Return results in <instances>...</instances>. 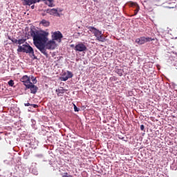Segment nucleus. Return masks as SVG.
<instances>
[{
    "instance_id": "nucleus-1",
    "label": "nucleus",
    "mask_w": 177,
    "mask_h": 177,
    "mask_svg": "<svg viewBox=\"0 0 177 177\" xmlns=\"http://www.w3.org/2000/svg\"><path fill=\"white\" fill-rule=\"evenodd\" d=\"M30 34L33 38L35 46H36V48H37V49H39L44 56L48 57V53L45 48V45L46 42H48V35H49V32L45 31L39 32L38 30L31 29Z\"/></svg>"
},
{
    "instance_id": "nucleus-2",
    "label": "nucleus",
    "mask_w": 177,
    "mask_h": 177,
    "mask_svg": "<svg viewBox=\"0 0 177 177\" xmlns=\"http://www.w3.org/2000/svg\"><path fill=\"white\" fill-rule=\"evenodd\" d=\"M17 52H23L24 53H29L30 57H32L34 60L37 59V56L34 54V49L28 43L24 44L22 46H19Z\"/></svg>"
},
{
    "instance_id": "nucleus-3",
    "label": "nucleus",
    "mask_w": 177,
    "mask_h": 177,
    "mask_svg": "<svg viewBox=\"0 0 177 177\" xmlns=\"http://www.w3.org/2000/svg\"><path fill=\"white\" fill-rule=\"evenodd\" d=\"M44 13H48V15H50L51 16H60V14L59 13V10H57L56 8L45 10Z\"/></svg>"
},
{
    "instance_id": "nucleus-4",
    "label": "nucleus",
    "mask_w": 177,
    "mask_h": 177,
    "mask_svg": "<svg viewBox=\"0 0 177 177\" xmlns=\"http://www.w3.org/2000/svg\"><path fill=\"white\" fill-rule=\"evenodd\" d=\"M88 28L91 32H93V34H94L96 38H97L98 37H100V35H101V34H102V31L99 30L93 26H89Z\"/></svg>"
},
{
    "instance_id": "nucleus-5",
    "label": "nucleus",
    "mask_w": 177,
    "mask_h": 177,
    "mask_svg": "<svg viewBox=\"0 0 177 177\" xmlns=\"http://www.w3.org/2000/svg\"><path fill=\"white\" fill-rule=\"evenodd\" d=\"M21 82H23L24 85L26 86V88H27L28 86L32 83L31 79H30V77H28V75H24L21 78Z\"/></svg>"
},
{
    "instance_id": "nucleus-6",
    "label": "nucleus",
    "mask_w": 177,
    "mask_h": 177,
    "mask_svg": "<svg viewBox=\"0 0 177 177\" xmlns=\"http://www.w3.org/2000/svg\"><path fill=\"white\" fill-rule=\"evenodd\" d=\"M56 48V41L54 40L48 41L45 45V49H55Z\"/></svg>"
},
{
    "instance_id": "nucleus-7",
    "label": "nucleus",
    "mask_w": 177,
    "mask_h": 177,
    "mask_svg": "<svg viewBox=\"0 0 177 177\" xmlns=\"http://www.w3.org/2000/svg\"><path fill=\"white\" fill-rule=\"evenodd\" d=\"M75 50L77 52H85L86 50V46L82 43L78 44L75 46Z\"/></svg>"
},
{
    "instance_id": "nucleus-8",
    "label": "nucleus",
    "mask_w": 177,
    "mask_h": 177,
    "mask_svg": "<svg viewBox=\"0 0 177 177\" xmlns=\"http://www.w3.org/2000/svg\"><path fill=\"white\" fill-rule=\"evenodd\" d=\"M26 89L30 90V93L35 95L38 91V86H35L34 84L30 83V84L26 87Z\"/></svg>"
},
{
    "instance_id": "nucleus-9",
    "label": "nucleus",
    "mask_w": 177,
    "mask_h": 177,
    "mask_svg": "<svg viewBox=\"0 0 177 177\" xmlns=\"http://www.w3.org/2000/svg\"><path fill=\"white\" fill-rule=\"evenodd\" d=\"M68 78H73V73L71 71H67L61 77V81H67Z\"/></svg>"
},
{
    "instance_id": "nucleus-10",
    "label": "nucleus",
    "mask_w": 177,
    "mask_h": 177,
    "mask_svg": "<svg viewBox=\"0 0 177 177\" xmlns=\"http://www.w3.org/2000/svg\"><path fill=\"white\" fill-rule=\"evenodd\" d=\"M52 37L55 41H57V39L61 40L63 38V35L60 31H57L53 34Z\"/></svg>"
},
{
    "instance_id": "nucleus-11",
    "label": "nucleus",
    "mask_w": 177,
    "mask_h": 177,
    "mask_svg": "<svg viewBox=\"0 0 177 177\" xmlns=\"http://www.w3.org/2000/svg\"><path fill=\"white\" fill-rule=\"evenodd\" d=\"M41 1L42 0H24V2L25 5H28V6H30V5L37 3V2H41Z\"/></svg>"
},
{
    "instance_id": "nucleus-12",
    "label": "nucleus",
    "mask_w": 177,
    "mask_h": 177,
    "mask_svg": "<svg viewBox=\"0 0 177 177\" xmlns=\"http://www.w3.org/2000/svg\"><path fill=\"white\" fill-rule=\"evenodd\" d=\"M43 2L46 3V5H48L50 8H53L55 6V4L53 3V0H41Z\"/></svg>"
},
{
    "instance_id": "nucleus-13",
    "label": "nucleus",
    "mask_w": 177,
    "mask_h": 177,
    "mask_svg": "<svg viewBox=\"0 0 177 177\" xmlns=\"http://www.w3.org/2000/svg\"><path fill=\"white\" fill-rule=\"evenodd\" d=\"M136 42L138 45H143L144 44H145V37H141L140 38H137L136 39Z\"/></svg>"
},
{
    "instance_id": "nucleus-14",
    "label": "nucleus",
    "mask_w": 177,
    "mask_h": 177,
    "mask_svg": "<svg viewBox=\"0 0 177 177\" xmlns=\"http://www.w3.org/2000/svg\"><path fill=\"white\" fill-rule=\"evenodd\" d=\"M131 6H135L136 10H134V16H136L138 15V12H139L140 8L139 7V5H138L136 3H132Z\"/></svg>"
},
{
    "instance_id": "nucleus-15",
    "label": "nucleus",
    "mask_w": 177,
    "mask_h": 177,
    "mask_svg": "<svg viewBox=\"0 0 177 177\" xmlns=\"http://www.w3.org/2000/svg\"><path fill=\"white\" fill-rule=\"evenodd\" d=\"M65 91L66 90H64L63 87H61V88H58L55 90V92L57 96H62V95H63V93H64Z\"/></svg>"
},
{
    "instance_id": "nucleus-16",
    "label": "nucleus",
    "mask_w": 177,
    "mask_h": 177,
    "mask_svg": "<svg viewBox=\"0 0 177 177\" xmlns=\"http://www.w3.org/2000/svg\"><path fill=\"white\" fill-rule=\"evenodd\" d=\"M40 24H42L44 27H49L50 23L46 19H42L40 22Z\"/></svg>"
},
{
    "instance_id": "nucleus-17",
    "label": "nucleus",
    "mask_w": 177,
    "mask_h": 177,
    "mask_svg": "<svg viewBox=\"0 0 177 177\" xmlns=\"http://www.w3.org/2000/svg\"><path fill=\"white\" fill-rule=\"evenodd\" d=\"M96 40L99 41V42H104V41H106V38H104V36H103L102 33L96 37Z\"/></svg>"
},
{
    "instance_id": "nucleus-18",
    "label": "nucleus",
    "mask_w": 177,
    "mask_h": 177,
    "mask_svg": "<svg viewBox=\"0 0 177 177\" xmlns=\"http://www.w3.org/2000/svg\"><path fill=\"white\" fill-rule=\"evenodd\" d=\"M144 40L146 44V42H151V41H154V39H152L151 37H144Z\"/></svg>"
},
{
    "instance_id": "nucleus-19",
    "label": "nucleus",
    "mask_w": 177,
    "mask_h": 177,
    "mask_svg": "<svg viewBox=\"0 0 177 177\" xmlns=\"http://www.w3.org/2000/svg\"><path fill=\"white\" fill-rule=\"evenodd\" d=\"M30 80L32 81V84H37V77H35L34 76H31Z\"/></svg>"
},
{
    "instance_id": "nucleus-20",
    "label": "nucleus",
    "mask_w": 177,
    "mask_h": 177,
    "mask_svg": "<svg viewBox=\"0 0 177 177\" xmlns=\"http://www.w3.org/2000/svg\"><path fill=\"white\" fill-rule=\"evenodd\" d=\"M26 42V39H21L18 40V45H21Z\"/></svg>"
},
{
    "instance_id": "nucleus-21",
    "label": "nucleus",
    "mask_w": 177,
    "mask_h": 177,
    "mask_svg": "<svg viewBox=\"0 0 177 177\" xmlns=\"http://www.w3.org/2000/svg\"><path fill=\"white\" fill-rule=\"evenodd\" d=\"M9 86H13L15 85V81H13L12 80L8 81V82Z\"/></svg>"
},
{
    "instance_id": "nucleus-22",
    "label": "nucleus",
    "mask_w": 177,
    "mask_h": 177,
    "mask_svg": "<svg viewBox=\"0 0 177 177\" xmlns=\"http://www.w3.org/2000/svg\"><path fill=\"white\" fill-rule=\"evenodd\" d=\"M12 42H13V44H18V40L15 38L11 39Z\"/></svg>"
},
{
    "instance_id": "nucleus-23",
    "label": "nucleus",
    "mask_w": 177,
    "mask_h": 177,
    "mask_svg": "<svg viewBox=\"0 0 177 177\" xmlns=\"http://www.w3.org/2000/svg\"><path fill=\"white\" fill-rule=\"evenodd\" d=\"M30 106H32V107H33L34 109H38L39 107L38 105L35 104H31Z\"/></svg>"
},
{
    "instance_id": "nucleus-24",
    "label": "nucleus",
    "mask_w": 177,
    "mask_h": 177,
    "mask_svg": "<svg viewBox=\"0 0 177 177\" xmlns=\"http://www.w3.org/2000/svg\"><path fill=\"white\" fill-rule=\"evenodd\" d=\"M74 110L75 111H80V109H78L75 104H74Z\"/></svg>"
},
{
    "instance_id": "nucleus-25",
    "label": "nucleus",
    "mask_w": 177,
    "mask_h": 177,
    "mask_svg": "<svg viewBox=\"0 0 177 177\" xmlns=\"http://www.w3.org/2000/svg\"><path fill=\"white\" fill-rule=\"evenodd\" d=\"M24 106H26V107H28V106H31V104H30V103H25L24 104Z\"/></svg>"
},
{
    "instance_id": "nucleus-26",
    "label": "nucleus",
    "mask_w": 177,
    "mask_h": 177,
    "mask_svg": "<svg viewBox=\"0 0 177 177\" xmlns=\"http://www.w3.org/2000/svg\"><path fill=\"white\" fill-rule=\"evenodd\" d=\"M140 129H141V131H145V125L142 124L140 126Z\"/></svg>"
},
{
    "instance_id": "nucleus-27",
    "label": "nucleus",
    "mask_w": 177,
    "mask_h": 177,
    "mask_svg": "<svg viewBox=\"0 0 177 177\" xmlns=\"http://www.w3.org/2000/svg\"><path fill=\"white\" fill-rule=\"evenodd\" d=\"M120 77L122 76V71H119Z\"/></svg>"
},
{
    "instance_id": "nucleus-28",
    "label": "nucleus",
    "mask_w": 177,
    "mask_h": 177,
    "mask_svg": "<svg viewBox=\"0 0 177 177\" xmlns=\"http://www.w3.org/2000/svg\"><path fill=\"white\" fill-rule=\"evenodd\" d=\"M8 39H10V41H12V37H10V36H8Z\"/></svg>"
},
{
    "instance_id": "nucleus-29",
    "label": "nucleus",
    "mask_w": 177,
    "mask_h": 177,
    "mask_svg": "<svg viewBox=\"0 0 177 177\" xmlns=\"http://www.w3.org/2000/svg\"><path fill=\"white\" fill-rule=\"evenodd\" d=\"M34 8H35V6H31V9H34Z\"/></svg>"
},
{
    "instance_id": "nucleus-30",
    "label": "nucleus",
    "mask_w": 177,
    "mask_h": 177,
    "mask_svg": "<svg viewBox=\"0 0 177 177\" xmlns=\"http://www.w3.org/2000/svg\"><path fill=\"white\" fill-rule=\"evenodd\" d=\"M46 14L45 12L42 13V16H46Z\"/></svg>"
},
{
    "instance_id": "nucleus-31",
    "label": "nucleus",
    "mask_w": 177,
    "mask_h": 177,
    "mask_svg": "<svg viewBox=\"0 0 177 177\" xmlns=\"http://www.w3.org/2000/svg\"><path fill=\"white\" fill-rule=\"evenodd\" d=\"M71 48H74V44H71Z\"/></svg>"
},
{
    "instance_id": "nucleus-32",
    "label": "nucleus",
    "mask_w": 177,
    "mask_h": 177,
    "mask_svg": "<svg viewBox=\"0 0 177 177\" xmlns=\"http://www.w3.org/2000/svg\"><path fill=\"white\" fill-rule=\"evenodd\" d=\"M93 2H97V0H93Z\"/></svg>"
}]
</instances>
